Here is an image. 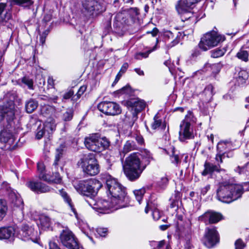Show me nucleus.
<instances>
[{"label":"nucleus","instance_id":"f257e3e1","mask_svg":"<svg viewBox=\"0 0 249 249\" xmlns=\"http://www.w3.org/2000/svg\"><path fill=\"white\" fill-rule=\"evenodd\" d=\"M106 189L111 197L110 199L116 209H121L127 206L129 198L126 189L116 179L109 177L106 181Z\"/></svg>","mask_w":249,"mask_h":249},{"label":"nucleus","instance_id":"f03ea898","mask_svg":"<svg viewBox=\"0 0 249 249\" xmlns=\"http://www.w3.org/2000/svg\"><path fill=\"white\" fill-rule=\"evenodd\" d=\"M141 154L133 153L127 157L123 166L124 173L127 178L131 181L138 179L146 167V164L141 160Z\"/></svg>","mask_w":249,"mask_h":249},{"label":"nucleus","instance_id":"7ed1b4c3","mask_svg":"<svg viewBox=\"0 0 249 249\" xmlns=\"http://www.w3.org/2000/svg\"><path fill=\"white\" fill-rule=\"evenodd\" d=\"M16 97L15 93L8 92L3 98V105H0V125L6 128H10L14 125Z\"/></svg>","mask_w":249,"mask_h":249},{"label":"nucleus","instance_id":"20e7f679","mask_svg":"<svg viewBox=\"0 0 249 249\" xmlns=\"http://www.w3.org/2000/svg\"><path fill=\"white\" fill-rule=\"evenodd\" d=\"M128 109L122 120L124 124L131 128L138 119V114L145 107L146 103L139 98L131 99L126 102Z\"/></svg>","mask_w":249,"mask_h":249},{"label":"nucleus","instance_id":"39448f33","mask_svg":"<svg viewBox=\"0 0 249 249\" xmlns=\"http://www.w3.org/2000/svg\"><path fill=\"white\" fill-rule=\"evenodd\" d=\"M216 196L219 201L230 203L240 198V194L236 191V184L223 182L219 184Z\"/></svg>","mask_w":249,"mask_h":249},{"label":"nucleus","instance_id":"423d86ee","mask_svg":"<svg viewBox=\"0 0 249 249\" xmlns=\"http://www.w3.org/2000/svg\"><path fill=\"white\" fill-rule=\"evenodd\" d=\"M84 144L89 150L100 153L108 149L110 142L106 137L101 138L98 133H95L85 138Z\"/></svg>","mask_w":249,"mask_h":249},{"label":"nucleus","instance_id":"0eeeda50","mask_svg":"<svg viewBox=\"0 0 249 249\" xmlns=\"http://www.w3.org/2000/svg\"><path fill=\"white\" fill-rule=\"evenodd\" d=\"M78 164L81 166L83 171L88 175L95 176L99 173V165L93 154L84 155L78 161Z\"/></svg>","mask_w":249,"mask_h":249},{"label":"nucleus","instance_id":"6e6552de","mask_svg":"<svg viewBox=\"0 0 249 249\" xmlns=\"http://www.w3.org/2000/svg\"><path fill=\"white\" fill-rule=\"evenodd\" d=\"M73 187L80 194L89 197H94L97 194L95 190L96 181L93 180H80L73 183Z\"/></svg>","mask_w":249,"mask_h":249},{"label":"nucleus","instance_id":"1a4fd4ad","mask_svg":"<svg viewBox=\"0 0 249 249\" xmlns=\"http://www.w3.org/2000/svg\"><path fill=\"white\" fill-rule=\"evenodd\" d=\"M85 201L93 209L101 213H108L118 209L115 208V205H113L110 199L109 201L102 199L96 200L93 197H89Z\"/></svg>","mask_w":249,"mask_h":249},{"label":"nucleus","instance_id":"9d476101","mask_svg":"<svg viewBox=\"0 0 249 249\" xmlns=\"http://www.w3.org/2000/svg\"><path fill=\"white\" fill-rule=\"evenodd\" d=\"M224 39V36L219 35L217 32H211L206 34L201 38L199 46L203 51H207L210 48L216 46Z\"/></svg>","mask_w":249,"mask_h":249},{"label":"nucleus","instance_id":"9b49d317","mask_svg":"<svg viewBox=\"0 0 249 249\" xmlns=\"http://www.w3.org/2000/svg\"><path fill=\"white\" fill-rule=\"evenodd\" d=\"M3 127V129L0 132V142L6 144V149L13 150L17 144L15 137L13 134L14 125L9 129Z\"/></svg>","mask_w":249,"mask_h":249},{"label":"nucleus","instance_id":"f8f14e48","mask_svg":"<svg viewBox=\"0 0 249 249\" xmlns=\"http://www.w3.org/2000/svg\"><path fill=\"white\" fill-rule=\"evenodd\" d=\"M63 245L68 249H80L79 244L72 232L68 229L63 230L60 235Z\"/></svg>","mask_w":249,"mask_h":249},{"label":"nucleus","instance_id":"ddd939ff","mask_svg":"<svg viewBox=\"0 0 249 249\" xmlns=\"http://www.w3.org/2000/svg\"><path fill=\"white\" fill-rule=\"evenodd\" d=\"M82 3L84 12L88 16H96L103 11L98 0H82Z\"/></svg>","mask_w":249,"mask_h":249},{"label":"nucleus","instance_id":"4468645a","mask_svg":"<svg viewBox=\"0 0 249 249\" xmlns=\"http://www.w3.org/2000/svg\"><path fill=\"white\" fill-rule=\"evenodd\" d=\"M98 109L105 114L116 115L122 111L120 106L115 102H103L98 105Z\"/></svg>","mask_w":249,"mask_h":249},{"label":"nucleus","instance_id":"2eb2a0df","mask_svg":"<svg viewBox=\"0 0 249 249\" xmlns=\"http://www.w3.org/2000/svg\"><path fill=\"white\" fill-rule=\"evenodd\" d=\"M219 241V234L215 227L207 228L204 241V245L208 248L214 247Z\"/></svg>","mask_w":249,"mask_h":249},{"label":"nucleus","instance_id":"dca6fc26","mask_svg":"<svg viewBox=\"0 0 249 249\" xmlns=\"http://www.w3.org/2000/svg\"><path fill=\"white\" fill-rule=\"evenodd\" d=\"M194 138L193 129L191 125L181 123L179 131V140L185 142Z\"/></svg>","mask_w":249,"mask_h":249},{"label":"nucleus","instance_id":"f3484780","mask_svg":"<svg viewBox=\"0 0 249 249\" xmlns=\"http://www.w3.org/2000/svg\"><path fill=\"white\" fill-rule=\"evenodd\" d=\"M222 219V215L218 213L213 211H208L199 217V220L209 224L216 223Z\"/></svg>","mask_w":249,"mask_h":249},{"label":"nucleus","instance_id":"a211bd4d","mask_svg":"<svg viewBox=\"0 0 249 249\" xmlns=\"http://www.w3.org/2000/svg\"><path fill=\"white\" fill-rule=\"evenodd\" d=\"M26 185L32 191L37 193H44L51 191L50 187L41 182L30 181L27 182Z\"/></svg>","mask_w":249,"mask_h":249},{"label":"nucleus","instance_id":"6ab92c4d","mask_svg":"<svg viewBox=\"0 0 249 249\" xmlns=\"http://www.w3.org/2000/svg\"><path fill=\"white\" fill-rule=\"evenodd\" d=\"M200 0H179L175 7L178 12L182 13L186 11V8L192 9L194 5Z\"/></svg>","mask_w":249,"mask_h":249},{"label":"nucleus","instance_id":"aec40b11","mask_svg":"<svg viewBox=\"0 0 249 249\" xmlns=\"http://www.w3.org/2000/svg\"><path fill=\"white\" fill-rule=\"evenodd\" d=\"M36 231H35L32 227H29L26 225L22 227L20 231V234L22 237L23 240L25 241L28 240L34 241L36 239Z\"/></svg>","mask_w":249,"mask_h":249},{"label":"nucleus","instance_id":"412c9836","mask_svg":"<svg viewBox=\"0 0 249 249\" xmlns=\"http://www.w3.org/2000/svg\"><path fill=\"white\" fill-rule=\"evenodd\" d=\"M6 3H0V24L6 23L11 18V14Z\"/></svg>","mask_w":249,"mask_h":249},{"label":"nucleus","instance_id":"4be33fe9","mask_svg":"<svg viewBox=\"0 0 249 249\" xmlns=\"http://www.w3.org/2000/svg\"><path fill=\"white\" fill-rule=\"evenodd\" d=\"M127 13L124 10L118 13L114 17V26L116 27H120L122 25L128 23V19L126 18Z\"/></svg>","mask_w":249,"mask_h":249},{"label":"nucleus","instance_id":"5701e85b","mask_svg":"<svg viewBox=\"0 0 249 249\" xmlns=\"http://www.w3.org/2000/svg\"><path fill=\"white\" fill-rule=\"evenodd\" d=\"M15 230L12 227H2L0 228V239L13 240Z\"/></svg>","mask_w":249,"mask_h":249},{"label":"nucleus","instance_id":"b1692460","mask_svg":"<svg viewBox=\"0 0 249 249\" xmlns=\"http://www.w3.org/2000/svg\"><path fill=\"white\" fill-rule=\"evenodd\" d=\"M204 169L201 175L206 176L208 174H212L213 172H219L220 166L219 164H213L212 163L206 161L204 164Z\"/></svg>","mask_w":249,"mask_h":249},{"label":"nucleus","instance_id":"393cba45","mask_svg":"<svg viewBox=\"0 0 249 249\" xmlns=\"http://www.w3.org/2000/svg\"><path fill=\"white\" fill-rule=\"evenodd\" d=\"M166 123L165 121L159 118L158 114L154 117V122L151 124V127L153 129H158L164 131L166 128Z\"/></svg>","mask_w":249,"mask_h":249},{"label":"nucleus","instance_id":"a878e982","mask_svg":"<svg viewBox=\"0 0 249 249\" xmlns=\"http://www.w3.org/2000/svg\"><path fill=\"white\" fill-rule=\"evenodd\" d=\"M231 142L230 141H220L217 145V152L225 155L226 151L231 149Z\"/></svg>","mask_w":249,"mask_h":249},{"label":"nucleus","instance_id":"bb28decb","mask_svg":"<svg viewBox=\"0 0 249 249\" xmlns=\"http://www.w3.org/2000/svg\"><path fill=\"white\" fill-rule=\"evenodd\" d=\"M137 149V146L135 143V142L132 140H128L126 142L124 147L123 151L120 153V155L122 157V153L124 154L122 159L124 157L125 154L130 152L131 151Z\"/></svg>","mask_w":249,"mask_h":249},{"label":"nucleus","instance_id":"cd10ccee","mask_svg":"<svg viewBox=\"0 0 249 249\" xmlns=\"http://www.w3.org/2000/svg\"><path fill=\"white\" fill-rule=\"evenodd\" d=\"M59 193L61 197L64 199V201L69 205L71 209V210L73 212L74 214L76 215L77 213L76 210L74 208V206L72 204L71 199L68 194L64 189L60 190Z\"/></svg>","mask_w":249,"mask_h":249},{"label":"nucleus","instance_id":"c85d7f7f","mask_svg":"<svg viewBox=\"0 0 249 249\" xmlns=\"http://www.w3.org/2000/svg\"><path fill=\"white\" fill-rule=\"evenodd\" d=\"M54 126H51L50 123H46L43 126H39L36 130V138L37 139H40L44 135L46 130L50 128V130L52 131L54 129Z\"/></svg>","mask_w":249,"mask_h":249},{"label":"nucleus","instance_id":"c756f323","mask_svg":"<svg viewBox=\"0 0 249 249\" xmlns=\"http://www.w3.org/2000/svg\"><path fill=\"white\" fill-rule=\"evenodd\" d=\"M38 107V103L33 99H30L26 102L25 109L28 113H32Z\"/></svg>","mask_w":249,"mask_h":249},{"label":"nucleus","instance_id":"7c9ffc66","mask_svg":"<svg viewBox=\"0 0 249 249\" xmlns=\"http://www.w3.org/2000/svg\"><path fill=\"white\" fill-rule=\"evenodd\" d=\"M11 202L14 207L19 208L20 209H23V201L22 198L15 194L11 195Z\"/></svg>","mask_w":249,"mask_h":249},{"label":"nucleus","instance_id":"2f4dec72","mask_svg":"<svg viewBox=\"0 0 249 249\" xmlns=\"http://www.w3.org/2000/svg\"><path fill=\"white\" fill-rule=\"evenodd\" d=\"M37 170L38 172V177L40 179L49 182L51 180L47 178V175L45 173V166L42 162H38L37 164Z\"/></svg>","mask_w":249,"mask_h":249},{"label":"nucleus","instance_id":"473e14b6","mask_svg":"<svg viewBox=\"0 0 249 249\" xmlns=\"http://www.w3.org/2000/svg\"><path fill=\"white\" fill-rule=\"evenodd\" d=\"M213 89V87L212 84L208 85L204 89L202 95L205 96L206 102H210L212 100L213 96L214 94Z\"/></svg>","mask_w":249,"mask_h":249},{"label":"nucleus","instance_id":"72a5a7b5","mask_svg":"<svg viewBox=\"0 0 249 249\" xmlns=\"http://www.w3.org/2000/svg\"><path fill=\"white\" fill-rule=\"evenodd\" d=\"M158 204L157 199L155 197L151 196L147 202L146 206L145 208V212L147 213L149 209L153 210L158 209Z\"/></svg>","mask_w":249,"mask_h":249},{"label":"nucleus","instance_id":"f704fd0d","mask_svg":"<svg viewBox=\"0 0 249 249\" xmlns=\"http://www.w3.org/2000/svg\"><path fill=\"white\" fill-rule=\"evenodd\" d=\"M186 11H183V12L180 13L178 12L180 15L181 20L183 21H185L188 19H194V21L195 20V17L194 16V13L191 12L192 9L186 8Z\"/></svg>","mask_w":249,"mask_h":249},{"label":"nucleus","instance_id":"c9c22d12","mask_svg":"<svg viewBox=\"0 0 249 249\" xmlns=\"http://www.w3.org/2000/svg\"><path fill=\"white\" fill-rule=\"evenodd\" d=\"M63 155V149L60 146L56 149L55 160L53 163V165L55 168H57L58 166L60 165V160L62 158Z\"/></svg>","mask_w":249,"mask_h":249},{"label":"nucleus","instance_id":"e433bc0d","mask_svg":"<svg viewBox=\"0 0 249 249\" xmlns=\"http://www.w3.org/2000/svg\"><path fill=\"white\" fill-rule=\"evenodd\" d=\"M40 224L42 229H48L51 225V220L50 218L46 215H41L39 217Z\"/></svg>","mask_w":249,"mask_h":249},{"label":"nucleus","instance_id":"4c0bfd02","mask_svg":"<svg viewBox=\"0 0 249 249\" xmlns=\"http://www.w3.org/2000/svg\"><path fill=\"white\" fill-rule=\"evenodd\" d=\"M127 9V10H125L127 13V16L129 15L132 20L133 21H135L138 18V16L139 15V9L136 7L130 8Z\"/></svg>","mask_w":249,"mask_h":249},{"label":"nucleus","instance_id":"58836bf2","mask_svg":"<svg viewBox=\"0 0 249 249\" xmlns=\"http://www.w3.org/2000/svg\"><path fill=\"white\" fill-rule=\"evenodd\" d=\"M249 191V182L243 183L242 185L236 184V191L240 194V197L244 191Z\"/></svg>","mask_w":249,"mask_h":249},{"label":"nucleus","instance_id":"ea45409f","mask_svg":"<svg viewBox=\"0 0 249 249\" xmlns=\"http://www.w3.org/2000/svg\"><path fill=\"white\" fill-rule=\"evenodd\" d=\"M73 110L72 108H68L66 111L63 113L62 119L65 122L71 121L73 117Z\"/></svg>","mask_w":249,"mask_h":249},{"label":"nucleus","instance_id":"a19ab883","mask_svg":"<svg viewBox=\"0 0 249 249\" xmlns=\"http://www.w3.org/2000/svg\"><path fill=\"white\" fill-rule=\"evenodd\" d=\"M156 49V45H155L152 48V49L149 50L146 52H140L137 53L135 55V58L138 60H140L142 58H147L149 53H150L152 52L155 51Z\"/></svg>","mask_w":249,"mask_h":249},{"label":"nucleus","instance_id":"79ce46f5","mask_svg":"<svg viewBox=\"0 0 249 249\" xmlns=\"http://www.w3.org/2000/svg\"><path fill=\"white\" fill-rule=\"evenodd\" d=\"M134 194L135 196L136 199L139 204L143 198V196L145 193V189L144 188L138 190H135L133 191Z\"/></svg>","mask_w":249,"mask_h":249},{"label":"nucleus","instance_id":"37998d69","mask_svg":"<svg viewBox=\"0 0 249 249\" xmlns=\"http://www.w3.org/2000/svg\"><path fill=\"white\" fill-rule=\"evenodd\" d=\"M225 48L222 49L217 48L212 51L211 56L213 58H217L223 56L226 52Z\"/></svg>","mask_w":249,"mask_h":249},{"label":"nucleus","instance_id":"c03bdc74","mask_svg":"<svg viewBox=\"0 0 249 249\" xmlns=\"http://www.w3.org/2000/svg\"><path fill=\"white\" fill-rule=\"evenodd\" d=\"M195 121V118H194L192 112L189 110L185 116V119L182 121L181 123L191 125V123L194 122Z\"/></svg>","mask_w":249,"mask_h":249},{"label":"nucleus","instance_id":"a18cd8bd","mask_svg":"<svg viewBox=\"0 0 249 249\" xmlns=\"http://www.w3.org/2000/svg\"><path fill=\"white\" fill-rule=\"evenodd\" d=\"M16 4L24 7H29L33 4L32 0H13Z\"/></svg>","mask_w":249,"mask_h":249},{"label":"nucleus","instance_id":"49530a36","mask_svg":"<svg viewBox=\"0 0 249 249\" xmlns=\"http://www.w3.org/2000/svg\"><path fill=\"white\" fill-rule=\"evenodd\" d=\"M7 207L5 201L0 200V221L5 216Z\"/></svg>","mask_w":249,"mask_h":249},{"label":"nucleus","instance_id":"de8ad7c7","mask_svg":"<svg viewBox=\"0 0 249 249\" xmlns=\"http://www.w3.org/2000/svg\"><path fill=\"white\" fill-rule=\"evenodd\" d=\"M54 111V108L48 105H45L41 107V113L44 115L52 114Z\"/></svg>","mask_w":249,"mask_h":249},{"label":"nucleus","instance_id":"09e8293b","mask_svg":"<svg viewBox=\"0 0 249 249\" xmlns=\"http://www.w3.org/2000/svg\"><path fill=\"white\" fill-rule=\"evenodd\" d=\"M152 244L153 246H156L154 249H169L168 246H165V241L164 240L160 242L153 241Z\"/></svg>","mask_w":249,"mask_h":249},{"label":"nucleus","instance_id":"8fccbe9b","mask_svg":"<svg viewBox=\"0 0 249 249\" xmlns=\"http://www.w3.org/2000/svg\"><path fill=\"white\" fill-rule=\"evenodd\" d=\"M142 155H141V157H142L143 159L145 160L144 161H142L143 164H146V166L150 163V160L152 159V157L150 153L148 151H144L142 152Z\"/></svg>","mask_w":249,"mask_h":249},{"label":"nucleus","instance_id":"3c124183","mask_svg":"<svg viewBox=\"0 0 249 249\" xmlns=\"http://www.w3.org/2000/svg\"><path fill=\"white\" fill-rule=\"evenodd\" d=\"M237 57L243 61L247 62L248 61L249 54L247 51L240 50L237 54Z\"/></svg>","mask_w":249,"mask_h":249},{"label":"nucleus","instance_id":"603ef678","mask_svg":"<svg viewBox=\"0 0 249 249\" xmlns=\"http://www.w3.org/2000/svg\"><path fill=\"white\" fill-rule=\"evenodd\" d=\"M22 82L26 85L30 89H34L33 81L32 79L27 77H24L22 79Z\"/></svg>","mask_w":249,"mask_h":249},{"label":"nucleus","instance_id":"864d4df0","mask_svg":"<svg viewBox=\"0 0 249 249\" xmlns=\"http://www.w3.org/2000/svg\"><path fill=\"white\" fill-rule=\"evenodd\" d=\"M247 163L243 166H238L235 169V171L238 173L239 174H249V169L247 168Z\"/></svg>","mask_w":249,"mask_h":249},{"label":"nucleus","instance_id":"5fc2aeb1","mask_svg":"<svg viewBox=\"0 0 249 249\" xmlns=\"http://www.w3.org/2000/svg\"><path fill=\"white\" fill-rule=\"evenodd\" d=\"M87 89V87L85 86H81L79 90H78L77 92L76 93V95H74L72 97V100H77V99H79L81 96L84 93V92L86 91Z\"/></svg>","mask_w":249,"mask_h":249},{"label":"nucleus","instance_id":"6e6d98bb","mask_svg":"<svg viewBox=\"0 0 249 249\" xmlns=\"http://www.w3.org/2000/svg\"><path fill=\"white\" fill-rule=\"evenodd\" d=\"M40 99L42 100H44L48 102L49 103H56V101L58 99V97L56 96H54L52 97H49L46 95H42Z\"/></svg>","mask_w":249,"mask_h":249},{"label":"nucleus","instance_id":"4d7b16f0","mask_svg":"<svg viewBox=\"0 0 249 249\" xmlns=\"http://www.w3.org/2000/svg\"><path fill=\"white\" fill-rule=\"evenodd\" d=\"M170 160L172 163L178 165L180 162L179 156L178 154H175V152L173 150L172 154L170 155Z\"/></svg>","mask_w":249,"mask_h":249},{"label":"nucleus","instance_id":"13d9d810","mask_svg":"<svg viewBox=\"0 0 249 249\" xmlns=\"http://www.w3.org/2000/svg\"><path fill=\"white\" fill-rule=\"evenodd\" d=\"M207 66H209L212 72L214 73H217L219 72L221 69V66L219 64H213L212 65L208 64Z\"/></svg>","mask_w":249,"mask_h":249},{"label":"nucleus","instance_id":"bf43d9fd","mask_svg":"<svg viewBox=\"0 0 249 249\" xmlns=\"http://www.w3.org/2000/svg\"><path fill=\"white\" fill-rule=\"evenodd\" d=\"M168 183V179L166 177H162L158 181V185L161 188H164Z\"/></svg>","mask_w":249,"mask_h":249},{"label":"nucleus","instance_id":"052dcab7","mask_svg":"<svg viewBox=\"0 0 249 249\" xmlns=\"http://www.w3.org/2000/svg\"><path fill=\"white\" fill-rule=\"evenodd\" d=\"M152 211V216L153 218L155 220H158L161 216V214H162L158 209H156L153 210Z\"/></svg>","mask_w":249,"mask_h":249},{"label":"nucleus","instance_id":"680f3d73","mask_svg":"<svg viewBox=\"0 0 249 249\" xmlns=\"http://www.w3.org/2000/svg\"><path fill=\"white\" fill-rule=\"evenodd\" d=\"M73 94L74 91L72 89H71L69 91H67L64 93V94L63 95V99L67 100L71 97V99L72 100V97L74 96Z\"/></svg>","mask_w":249,"mask_h":249},{"label":"nucleus","instance_id":"e2e57ef3","mask_svg":"<svg viewBox=\"0 0 249 249\" xmlns=\"http://www.w3.org/2000/svg\"><path fill=\"white\" fill-rule=\"evenodd\" d=\"M235 249H243L245 245L241 239H238L235 242Z\"/></svg>","mask_w":249,"mask_h":249},{"label":"nucleus","instance_id":"0e129e2a","mask_svg":"<svg viewBox=\"0 0 249 249\" xmlns=\"http://www.w3.org/2000/svg\"><path fill=\"white\" fill-rule=\"evenodd\" d=\"M225 155H223L221 153H220L217 152V154L215 156V160L217 162V164H219L220 165V163L223 162L222 159L225 157Z\"/></svg>","mask_w":249,"mask_h":249},{"label":"nucleus","instance_id":"69168bd1","mask_svg":"<svg viewBox=\"0 0 249 249\" xmlns=\"http://www.w3.org/2000/svg\"><path fill=\"white\" fill-rule=\"evenodd\" d=\"M97 232L102 237H105L107 234V230L106 228H99L97 229Z\"/></svg>","mask_w":249,"mask_h":249},{"label":"nucleus","instance_id":"338daca9","mask_svg":"<svg viewBox=\"0 0 249 249\" xmlns=\"http://www.w3.org/2000/svg\"><path fill=\"white\" fill-rule=\"evenodd\" d=\"M46 249H60L57 244L54 242L50 241L48 247H46Z\"/></svg>","mask_w":249,"mask_h":249},{"label":"nucleus","instance_id":"774afa93","mask_svg":"<svg viewBox=\"0 0 249 249\" xmlns=\"http://www.w3.org/2000/svg\"><path fill=\"white\" fill-rule=\"evenodd\" d=\"M48 32L47 31H45L43 33V34L40 36V42L41 44L43 45L46 40V37L48 35Z\"/></svg>","mask_w":249,"mask_h":249}]
</instances>
